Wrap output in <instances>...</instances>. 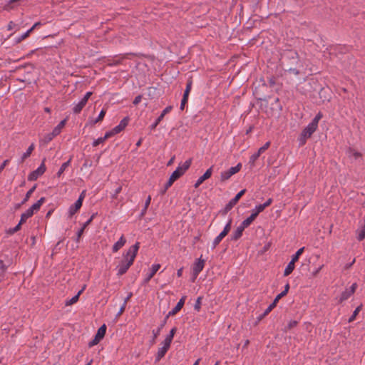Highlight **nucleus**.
Here are the masks:
<instances>
[{"label": "nucleus", "mask_w": 365, "mask_h": 365, "mask_svg": "<svg viewBox=\"0 0 365 365\" xmlns=\"http://www.w3.org/2000/svg\"><path fill=\"white\" fill-rule=\"evenodd\" d=\"M222 237H220L219 235L214 239L212 243V249L214 250L222 240Z\"/></svg>", "instance_id": "obj_42"}, {"label": "nucleus", "mask_w": 365, "mask_h": 365, "mask_svg": "<svg viewBox=\"0 0 365 365\" xmlns=\"http://www.w3.org/2000/svg\"><path fill=\"white\" fill-rule=\"evenodd\" d=\"M106 332V326L103 324L98 329L95 336L94 341H100L105 336Z\"/></svg>", "instance_id": "obj_23"}, {"label": "nucleus", "mask_w": 365, "mask_h": 365, "mask_svg": "<svg viewBox=\"0 0 365 365\" xmlns=\"http://www.w3.org/2000/svg\"><path fill=\"white\" fill-rule=\"evenodd\" d=\"M261 154H259L258 152L252 154L250 158V163L252 165H254L255 161L259 158Z\"/></svg>", "instance_id": "obj_43"}, {"label": "nucleus", "mask_w": 365, "mask_h": 365, "mask_svg": "<svg viewBox=\"0 0 365 365\" xmlns=\"http://www.w3.org/2000/svg\"><path fill=\"white\" fill-rule=\"evenodd\" d=\"M92 94L93 93L91 91L86 92L84 96L80 99L78 103H73L72 110L75 114H78L81 112Z\"/></svg>", "instance_id": "obj_4"}, {"label": "nucleus", "mask_w": 365, "mask_h": 365, "mask_svg": "<svg viewBox=\"0 0 365 365\" xmlns=\"http://www.w3.org/2000/svg\"><path fill=\"white\" fill-rule=\"evenodd\" d=\"M242 168V164L239 163L236 166L231 167L227 170L223 171L220 173V180L226 181L229 180L233 175L237 173Z\"/></svg>", "instance_id": "obj_6"}, {"label": "nucleus", "mask_w": 365, "mask_h": 365, "mask_svg": "<svg viewBox=\"0 0 365 365\" xmlns=\"http://www.w3.org/2000/svg\"><path fill=\"white\" fill-rule=\"evenodd\" d=\"M150 202H151V197L149 195V196L147 197V199H146V200H145V206H144V207H145V210H147V209H148V206H149V205H150Z\"/></svg>", "instance_id": "obj_57"}, {"label": "nucleus", "mask_w": 365, "mask_h": 365, "mask_svg": "<svg viewBox=\"0 0 365 365\" xmlns=\"http://www.w3.org/2000/svg\"><path fill=\"white\" fill-rule=\"evenodd\" d=\"M232 219L230 218L227 222V224L225 225L223 230H225L227 232H229L230 229H231V225H232Z\"/></svg>", "instance_id": "obj_48"}, {"label": "nucleus", "mask_w": 365, "mask_h": 365, "mask_svg": "<svg viewBox=\"0 0 365 365\" xmlns=\"http://www.w3.org/2000/svg\"><path fill=\"white\" fill-rule=\"evenodd\" d=\"M85 289H86V285H84L83 287V288L81 290H79L75 296H73L70 299L66 300L65 302L66 306H71V305L76 303L78 301L80 295L83 293V292L84 291Z\"/></svg>", "instance_id": "obj_22"}, {"label": "nucleus", "mask_w": 365, "mask_h": 365, "mask_svg": "<svg viewBox=\"0 0 365 365\" xmlns=\"http://www.w3.org/2000/svg\"><path fill=\"white\" fill-rule=\"evenodd\" d=\"M165 322L162 323L159 327H158L155 329L153 330V341L158 336V335L160 333L161 329L164 327Z\"/></svg>", "instance_id": "obj_39"}, {"label": "nucleus", "mask_w": 365, "mask_h": 365, "mask_svg": "<svg viewBox=\"0 0 365 365\" xmlns=\"http://www.w3.org/2000/svg\"><path fill=\"white\" fill-rule=\"evenodd\" d=\"M324 267V264H322L320 265L319 267H317V269H315L313 272H312V275L313 276H317L318 274V273L321 271V269L323 268Z\"/></svg>", "instance_id": "obj_56"}, {"label": "nucleus", "mask_w": 365, "mask_h": 365, "mask_svg": "<svg viewBox=\"0 0 365 365\" xmlns=\"http://www.w3.org/2000/svg\"><path fill=\"white\" fill-rule=\"evenodd\" d=\"M297 325V322L295 321V320H291L290 322H289V323L287 324V328L288 329H291L292 328L296 327Z\"/></svg>", "instance_id": "obj_50"}, {"label": "nucleus", "mask_w": 365, "mask_h": 365, "mask_svg": "<svg viewBox=\"0 0 365 365\" xmlns=\"http://www.w3.org/2000/svg\"><path fill=\"white\" fill-rule=\"evenodd\" d=\"M55 137L56 135H53V133L51 132V133H48L45 136L44 141L45 143H48L51 141Z\"/></svg>", "instance_id": "obj_47"}, {"label": "nucleus", "mask_w": 365, "mask_h": 365, "mask_svg": "<svg viewBox=\"0 0 365 365\" xmlns=\"http://www.w3.org/2000/svg\"><path fill=\"white\" fill-rule=\"evenodd\" d=\"M272 203V198H269V199L267 200V201L265 202H264L262 205H263V207L265 209L266 207H269Z\"/></svg>", "instance_id": "obj_58"}, {"label": "nucleus", "mask_w": 365, "mask_h": 365, "mask_svg": "<svg viewBox=\"0 0 365 365\" xmlns=\"http://www.w3.org/2000/svg\"><path fill=\"white\" fill-rule=\"evenodd\" d=\"M256 219V217L251 213V215L247 217L245 220H244L242 222H241V225L247 228L248 227L252 222L253 221Z\"/></svg>", "instance_id": "obj_30"}, {"label": "nucleus", "mask_w": 365, "mask_h": 365, "mask_svg": "<svg viewBox=\"0 0 365 365\" xmlns=\"http://www.w3.org/2000/svg\"><path fill=\"white\" fill-rule=\"evenodd\" d=\"M35 148V145L34 143L31 144L29 148H27L26 151L25 153H24L21 157V160H20V163H23L26 158H28L31 153L33 152V150H34Z\"/></svg>", "instance_id": "obj_26"}, {"label": "nucleus", "mask_w": 365, "mask_h": 365, "mask_svg": "<svg viewBox=\"0 0 365 365\" xmlns=\"http://www.w3.org/2000/svg\"><path fill=\"white\" fill-rule=\"evenodd\" d=\"M44 201L45 198L41 197L36 202L33 204L29 209L23 212L21 215V223L25 222L26 220L31 217L35 212L38 211Z\"/></svg>", "instance_id": "obj_3"}, {"label": "nucleus", "mask_w": 365, "mask_h": 365, "mask_svg": "<svg viewBox=\"0 0 365 365\" xmlns=\"http://www.w3.org/2000/svg\"><path fill=\"white\" fill-rule=\"evenodd\" d=\"M212 168L213 167L211 166L210 168H208L205 173L197 180L194 185L195 188H197L205 180L211 177L212 173Z\"/></svg>", "instance_id": "obj_16"}, {"label": "nucleus", "mask_w": 365, "mask_h": 365, "mask_svg": "<svg viewBox=\"0 0 365 365\" xmlns=\"http://www.w3.org/2000/svg\"><path fill=\"white\" fill-rule=\"evenodd\" d=\"M228 234V232H227L225 230H222L220 234L219 235L220 237H222V238H224Z\"/></svg>", "instance_id": "obj_63"}, {"label": "nucleus", "mask_w": 365, "mask_h": 365, "mask_svg": "<svg viewBox=\"0 0 365 365\" xmlns=\"http://www.w3.org/2000/svg\"><path fill=\"white\" fill-rule=\"evenodd\" d=\"M246 190L243 189L240 191L235 197H233L225 206V212L230 210L239 201L241 197L245 193Z\"/></svg>", "instance_id": "obj_14"}, {"label": "nucleus", "mask_w": 365, "mask_h": 365, "mask_svg": "<svg viewBox=\"0 0 365 365\" xmlns=\"http://www.w3.org/2000/svg\"><path fill=\"white\" fill-rule=\"evenodd\" d=\"M192 80H188L187 82V84H186V88H185V90L184 91L182 98L181 100V103H180V108L182 110L184 109L185 104L187 103L188 96H189V94H190V91L192 89Z\"/></svg>", "instance_id": "obj_11"}, {"label": "nucleus", "mask_w": 365, "mask_h": 365, "mask_svg": "<svg viewBox=\"0 0 365 365\" xmlns=\"http://www.w3.org/2000/svg\"><path fill=\"white\" fill-rule=\"evenodd\" d=\"M289 289V283H287V284H286V285L284 286V291H282L281 293H279V294H280L281 296H282V297H284V296L287 294V292H288Z\"/></svg>", "instance_id": "obj_51"}, {"label": "nucleus", "mask_w": 365, "mask_h": 365, "mask_svg": "<svg viewBox=\"0 0 365 365\" xmlns=\"http://www.w3.org/2000/svg\"><path fill=\"white\" fill-rule=\"evenodd\" d=\"M141 100H142V96L141 95H138V96H137L135 98V99L133 100V103L136 106V105H138L141 101Z\"/></svg>", "instance_id": "obj_54"}, {"label": "nucleus", "mask_w": 365, "mask_h": 365, "mask_svg": "<svg viewBox=\"0 0 365 365\" xmlns=\"http://www.w3.org/2000/svg\"><path fill=\"white\" fill-rule=\"evenodd\" d=\"M317 126L312 123L311 122L303 129L301 134L298 138L299 144L300 146L304 145L307 140L312 135V134L317 130Z\"/></svg>", "instance_id": "obj_2"}, {"label": "nucleus", "mask_w": 365, "mask_h": 365, "mask_svg": "<svg viewBox=\"0 0 365 365\" xmlns=\"http://www.w3.org/2000/svg\"><path fill=\"white\" fill-rule=\"evenodd\" d=\"M245 227H244L241 224L237 227L232 236V240H237L242 236L243 231Z\"/></svg>", "instance_id": "obj_25"}, {"label": "nucleus", "mask_w": 365, "mask_h": 365, "mask_svg": "<svg viewBox=\"0 0 365 365\" xmlns=\"http://www.w3.org/2000/svg\"><path fill=\"white\" fill-rule=\"evenodd\" d=\"M161 346L158 349L156 355H155V362H158L162 358H163L170 349V345L165 344V342H162Z\"/></svg>", "instance_id": "obj_15"}, {"label": "nucleus", "mask_w": 365, "mask_h": 365, "mask_svg": "<svg viewBox=\"0 0 365 365\" xmlns=\"http://www.w3.org/2000/svg\"><path fill=\"white\" fill-rule=\"evenodd\" d=\"M176 328L175 327H173L170 331V333L166 336V337L165 338V339L163 340V342H165V344H171L172 343V341L173 339V337H174V335L176 332Z\"/></svg>", "instance_id": "obj_28"}, {"label": "nucleus", "mask_w": 365, "mask_h": 365, "mask_svg": "<svg viewBox=\"0 0 365 365\" xmlns=\"http://www.w3.org/2000/svg\"><path fill=\"white\" fill-rule=\"evenodd\" d=\"M139 248L140 242H136L135 245L130 247L128 250L123 254V259L116 267L118 271L117 274L118 276L124 274L133 264Z\"/></svg>", "instance_id": "obj_1"}, {"label": "nucleus", "mask_w": 365, "mask_h": 365, "mask_svg": "<svg viewBox=\"0 0 365 365\" xmlns=\"http://www.w3.org/2000/svg\"><path fill=\"white\" fill-rule=\"evenodd\" d=\"M71 159L70 158L68 161L63 163L61 168H59L58 171L56 173L57 177H61V175L63 174V173L66 170V169L70 165Z\"/></svg>", "instance_id": "obj_31"}, {"label": "nucleus", "mask_w": 365, "mask_h": 365, "mask_svg": "<svg viewBox=\"0 0 365 365\" xmlns=\"http://www.w3.org/2000/svg\"><path fill=\"white\" fill-rule=\"evenodd\" d=\"M8 163H9V160H5L3 161V163L0 165V171L1 172H2V170L5 168V167L7 165Z\"/></svg>", "instance_id": "obj_59"}, {"label": "nucleus", "mask_w": 365, "mask_h": 365, "mask_svg": "<svg viewBox=\"0 0 365 365\" xmlns=\"http://www.w3.org/2000/svg\"><path fill=\"white\" fill-rule=\"evenodd\" d=\"M36 188V185H35L26 192L24 200L21 202L22 204L25 203L26 202H27L29 200L32 193L35 191Z\"/></svg>", "instance_id": "obj_37"}, {"label": "nucleus", "mask_w": 365, "mask_h": 365, "mask_svg": "<svg viewBox=\"0 0 365 365\" xmlns=\"http://www.w3.org/2000/svg\"><path fill=\"white\" fill-rule=\"evenodd\" d=\"M304 250V247H301L300 249H299L295 254H294L292 256V259L291 260H292L293 262H296L299 260V257L302 255L303 252Z\"/></svg>", "instance_id": "obj_36"}, {"label": "nucleus", "mask_w": 365, "mask_h": 365, "mask_svg": "<svg viewBox=\"0 0 365 365\" xmlns=\"http://www.w3.org/2000/svg\"><path fill=\"white\" fill-rule=\"evenodd\" d=\"M357 240L361 241L365 238V220L363 226L356 231Z\"/></svg>", "instance_id": "obj_29"}, {"label": "nucleus", "mask_w": 365, "mask_h": 365, "mask_svg": "<svg viewBox=\"0 0 365 365\" xmlns=\"http://www.w3.org/2000/svg\"><path fill=\"white\" fill-rule=\"evenodd\" d=\"M67 121V118H65L62 120L52 130L53 135L57 136L58 135L61 131L62 129L64 128L66 123Z\"/></svg>", "instance_id": "obj_24"}, {"label": "nucleus", "mask_w": 365, "mask_h": 365, "mask_svg": "<svg viewBox=\"0 0 365 365\" xmlns=\"http://www.w3.org/2000/svg\"><path fill=\"white\" fill-rule=\"evenodd\" d=\"M41 25V23L40 22H36L35 23L33 26L29 29V32H32L33 30H34L37 26H40Z\"/></svg>", "instance_id": "obj_60"}, {"label": "nucleus", "mask_w": 365, "mask_h": 365, "mask_svg": "<svg viewBox=\"0 0 365 365\" xmlns=\"http://www.w3.org/2000/svg\"><path fill=\"white\" fill-rule=\"evenodd\" d=\"M357 287L356 283H353L349 288H346L344 292H342L339 297V302L341 303L352 296L356 292Z\"/></svg>", "instance_id": "obj_8"}, {"label": "nucleus", "mask_w": 365, "mask_h": 365, "mask_svg": "<svg viewBox=\"0 0 365 365\" xmlns=\"http://www.w3.org/2000/svg\"><path fill=\"white\" fill-rule=\"evenodd\" d=\"M182 269H183L182 267H181L179 269H178V271H177V276L178 277H180L182 276Z\"/></svg>", "instance_id": "obj_62"}, {"label": "nucleus", "mask_w": 365, "mask_h": 365, "mask_svg": "<svg viewBox=\"0 0 365 365\" xmlns=\"http://www.w3.org/2000/svg\"><path fill=\"white\" fill-rule=\"evenodd\" d=\"M173 109L172 106H167L160 113V115L156 118V120L154 121L153 123H152L150 126V130H153L156 128V127L158 125V124L160 123V121L163 119L164 116L170 113Z\"/></svg>", "instance_id": "obj_13"}, {"label": "nucleus", "mask_w": 365, "mask_h": 365, "mask_svg": "<svg viewBox=\"0 0 365 365\" xmlns=\"http://www.w3.org/2000/svg\"><path fill=\"white\" fill-rule=\"evenodd\" d=\"M22 224L23 223H21V220H20L17 225H16L14 228L10 230V233L13 234V233H15L17 231H19L21 229V226Z\"/></svg>", "instance_id": "obj_49"}, {"label": "nucleus", "mask_w": 365, "mask_h": 365, "mask_svg": "<svg viewBox=\"0 0 365 365\" xmlns=\"http://www.w3.org/2000/svg\"><path fill=\"white\" fill-rule=\"evenodd\" d=\"M205 267V260L201 258H198L196 259V261L194 262L192 266V276H193V281L197 278L198 274L202 272Z\"/></svg>", "instance_id": "obj_9"}, {"label": "nucleus", "mask_w": 365, "mask_h": 365, "mask_svg": "<svg viewBox=\"0 0 365 365\" xmlns=\"http://www.w3.org/2000/svg\"><path fill=\"white\" fill-rule=\"evenodd\" d=\"M175 180L176 179L173 178V177L170 175L169 180L167 182V187H170Z\"/></svg>", "instance_id": "obj_53"}, {"label": "nucleus", "mask_w": 365, "mask_h": 365, "mask_svg": "<svg viewBox=\"0 0 365 365\" xmlns=\"http://www.w3.org/2000/svg\"><path fill=\"white\" fill-rule=\"evenodd\" d=\"M31 34V33H30V32H29V30H28V31H26L25 33L22 34L21 36H19L16 37V38H15V42H16V43H20V42H21V41H23L24 39L26 38L29 36V34Z\"/></svg>", "instance_id": "obj_40"}, {"label": "nucleus", "mask_w": 365, "mask_h": 365, "mask_svg": "<svg viewBox=\"0 0 365 365\" xmlns=\"http://www.w3.org/2000/svg\"><path fill=\"white\" fill-rule=\"evenodd\" d=\"M264 210V207H263V205L262 204H259V205H256L252 210V214L255 217H257V215L263 212Z\"/></svg>", "instance_id": "obj_33"}, {"label": "nucleus", "mask_w": 365, "mask_h": 365, "mask_svg": "<svg viewBox=\"0 0 365 365\" xmlns=\"http://www.w3.org/2000/svg\"><path fill=\"white\" fill-rule=\"evenodd\" d=\"M128 122H129V118L128 117H125L123 118L120 122L119 123V124L116 126H115L113 129H111L109 131H107V134L109 135V138L120 133L121 131H123L125 127L128 125Z\"/></svg>", "instance_id": "obj_7"}, {"label": "nucleus", "mask_w": 365, "mask_h": 365, "mask_svg": "<svg viewBox=\"0 0 365 365\" xmlns=\"http://www.w3.org/2000/svg\"><path fill=\"white\" fill-rule=\"evenodd\" d=\"M283 297L279 294H278L274 298V301L272 304H270L268 307L264 310L262 315L259 317V319H262L264 317L267 316L276 306L279 300Z\"/></svg>", "instance_id": "obj_18"}, {"label": "nucleus", "mask_w": 365, "mask_h": 365, "mask_svg": "<svg viewBox=\"0 0 365 365\" xmlns=\"http://www.w3.org/2000/svg\"><path fill=\"white\" fill-rule=\"evenodd\" d=\"M269 145H270V142L268 141L263 146L259 148V150H257V152L259 154H262V153H264L266 150H267L269 148Z\"/></svg>", "instance_id": "obj_45"}, {"label": "nucleus", "mask_w": 365, "mask_h": 365, "mask_svg": "<svg viewBox=\"0 0 365 365\" xmlns=\"http://www.w3.org/2000/svg\"><path fill=\"white\" fill-rule=\"evenodd\" d=\"M295 262L291 260L284 270V276L289 275L295 268Z\"/></svg>", "instance_id": "obj_27"}, {"label": "nucleus", "mask_w": 365, "mask_h": 365, "mask_svg": "<svg viewBox=\"0 0 365 365\" xmlns=\"http://www.w3.org/2000/svg\"><path fill=\"white\" fill-rule=\"evenodd\" d=\"M160 264H153L149 269V272L146 274V277L144 279L145 283H148L156 274V272L160 269Z\"/></svg>", "instance_id": "obj_17"}, {"label": "nucleus", "mask_w": 365, "mask_h": 365, "mask_svg": "<svg viewBox=\"0 0 365 365\" xmlns=\"http://www.w3.org/2000/svg\"><path fill=\"white\" fill-rule=\"evenodd\" d=\"M168 188H169V187H167V183H166V184L165 185L164 188H163V189H162V190L160 191V195H164V194L166 192V191H167V190H168Z\"/></svg>", "instance_id": "obj_61"}, {"label": "nucleus", "mask_w": 365, "mask_h": 365, "mask_svg": "<svg viewBox=\"0 0 365 365\" xmlns=\"http://www.w3.org/2000/svg\"><path fill=\"white\" fill-rule=\"evenodd\" d=\"M108 138H109V135H108L107 133H106L105 135L103 137H101V138H98L94 140L92 145L93 147H96L99 144L103 143Z\"/></svg>", "instance_id": "obj_34"}, {"label": "nucleus", "mask_w": 365, "mask_h": 365, "mask_svg": "<svg viewBox=\"0 0 365 365\" xmlns=\"http://www.w3.org/2000/svg\"><path fill=\"white\" fill-rule=\"evenodd\" d=\"M361 305L357 307L355 310L353 312L351 316L349 317V322H353L354 320H355L356 319V317L357 316V314H359V312L361 311Z\"/></svg>", "instance_id": "obj_38"}, {"label": "nucleus", "mask_w": 365, "mask_h": 365, "mask_svg": "<svg viewBox=\"0 0 365 365\" xmlns=\"http://www.w3.org/2000/svg\"><path fill=\"white\" fill-rule=\"evenodd\" d=\"M186 299V297L183 296L181 297V299L179 300V302L177 303L175 307L172 309L168 313V316H173L176 314L183 307L185 302Z\"/></svg>", "instance_id": "obj_19"}, {"label": "nucleus", "mask_w": 365, "mask_h": 365, "mask_svg": "<svg viewBox=\"0 0 365 365\" xmlns=\"http://www.w3.org/2000/svg\"><path fill=\"white\" fill-rule=\"evenodd\" d=\"M322 113L321 112H319L316 115L315 117L312 119V120L311 121L312 123H313L314 125H315L316 126L318 127V124H319V120H321V118H322Z\"/></svg>", "instance_id": "obj_41"}, {"label": "nucleus", "mask_w": 365, "mask_h": 365, "mask_svg": "<svg viewBox=\"0 0 365 365\" xmlns=\"http://www.w3.org/2000/svg\"><path fill=\"white\" fill-rule=\"evenodd\" d=\"M0 270H1V274H0V280H1L2 277L4 275V273L6 270V267L4 264V262L0 259Z\"/></svg>", "instance_id": "obj_44"}, {"label": "nucleus", "mask_w": 365, "mask_h": 365, "mask_svg": "<svg viewBox=\"0 0 365 365\" xmlns=\"http://www.w3.org/2000/svg\"><path fill=\"white\" fill-rule=\"evenodd\" d=\"M106 110L103 108L101 112L99 113L98 117L93 120V124H96L101 121H102L106 115Z\"/></svg>", "instance_id": "obj_35"}, {"label": "nucleus", "mask_w": 365, "mask_h": 365, "mask_svg": "<svg viewBox=\"0 0 365 365\" xmlns=\"http://www.w3.org/2000/svg\"><path fill=\"white\" fill-rule=\"evenodd\" d=\"M14 26V24L12 21L9 22V24L8 25V30H11L13 29Z\"/></svg>", "instance_id": "obj_64"}, {"label": "nucleus", "mask_w": 365, "mask_h": 365, "mask_svg": "<svg viewBox=\"0 0 365 365\" xmlns=\"http://www.w3.org/2000/svg\"><path fill=\"white\" fill-rule=\"evenodd\" d=\"M346 155L352 162L359 161L362 157L361 153L353 148H349L346 151Z\"/></svg>", "instance_id": "obj_12"}, {"label": "nucleus", "mask_w": 365, "mask_h": 365, "mask_svg": "<svg viewBox=\"0 0 365 365\" xmlns=\"http://www.w3.org/2000/svg\"><path fill=\"white\" fill-rule=\"evenodd\" d=\"M126 243V239L124 235H121L120 239L113 245L112 251L113 253L117 252L120 248H122Z\"/></svg>", "instance_id": "obj_21"}, {"label": "nucleus", "mask_w": 365, "mask_h": 365, "mask_svg": "<svg viewBox=\"0 0 365 365\" xmlns=\"http://www.w3.org/2000/svg\"><path fill=\"white\" fill-rule=\"evenodd\" d=\"M82 203L81 201H76L74 204L71 205L68 210V217H71L74 215L81 207Z\"/></svg>", "instance_id": "obj_20"}, {"label": "nucleus", "mask_w": 365, "mask_h": 365, "mask_svg": "<svg viewBox=\"0 0 365 365\" xmlns=\"http://www.w3.org/2000/svg\"><path fill=\"white\" fill-rule=\"evenodd\" d=\"M200 308H201V297H198L195 302V305H194V309L197 312H199L200 310Z\"/></svg>", "instance_id": "obj_46"}, {"label": "nucleus", "mask_w": 365, "mask_h": 365, "mask_svg": "<svg viewBox=\"0 0 365 365\" xmlns=\"http://www.w3.org/2000/svg\"><path fill=\"white\" fill-rule=\"evenodd\" d=\"M46 168L44 162L43 161L36 170H34L29 175L28 180L31 181L36 180L41 175H42L46 172Z\"/></svg>", "instance_id": "obj_10"}, {"label": "nucleus", "mask_w": 365, "mask_h": 365, "mask_svg": "<svg viewBox=\"0 0 365 365\" xmlns=\"http://www.w3.org/2000/svg\"><path fill=\"white\" fill-rule=\"evenodd\" d=\"M86 190H83L81 192V193L80 194L79 197H78V199L77 200V201H81V203L83 204V201L86 197Z\"/></svg>", "instance_id": "obj_52"}, {"label": "nucleus", "mask_w": 365, "mask_h": 365, "mask_svg": "<svg viewBox=\"0 0 365 365\" xmlns=\"http://www.w3.org/2000/svg\"><path fill=\"white\" fill-rule=\"evenodd\" d=\"M121 190H122V187L121 186L118 187L115 189L114 194L112 195V197L115 198L116 196L121 192Z\"/></svg>", "instance_id": "obj_55"}, {"label": "nucleus", "mask_w": 365, "mask_h": 365, "mask_svg": "<svg viewBox=\"0 0 365 365\" xmlns=\"http://www.w3.org/2000/svg\"><path fill=\"white\" fill-rule=\"evenodd\" d=\"M191 163V159H188L184 163H180L178 168L173 172L171 175L173 177V178L178 180L189 169Z\"/></svg>", "instance_id": "obj_5"}, {"label": "nucleus", "mask_w": 365, "mask_h": 365, "mask_svg": "<svg viewBox=\"0 0 365 365\" xmlns=\"http://www.w3.org/2000/svg\"><path fill=\"white\" fill-rule=\"evenodd\" d=\"M90 224H91V220H88L86 222H85L83 224L82 227L80 230H78V232H77V239H76L77 241H79L80 238L81 237V236H82V235H83V233L84 232V230Z\"/></svg>", "instance_id": "obj_32"}]
</instances>
